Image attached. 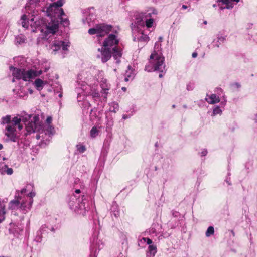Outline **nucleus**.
I'll use <instances>...</instances> for the list:
<instances>
[{"label": "nucleus", "mask_w": 257, "mask_h": 257, "mask_svg": "<svg viewBox=\"0 0 257 257\" xmlns=\"http://www.w3.org/2000/svg\"><path fill=\"white\" fill-rule=\"evenodd\" d=\"M100 86L102 89L101 93L104 94L103 97L106 98V96L108 93V91L110 89V86L107 83V80L106 79L102 78L99 82Z\"/></svg>", "instance_id": "412c9836"}, {"label": "nucleus", "mask_w": 257, "mask_h": 257, "mask_svg": "<svg viewBox=\"0 0 257 257\" xmlns=\"http://www.w3.org/2000/svg\"><path fill=\"white\" fill-rule=\"evenodd\" d=\"M168 225L171 227V228L174 229L178 226V223L176 221L174 222L173 221H170L168 222Z\"/></svg>", "instance_id": "de8ad7c7"}, {"label": "nucleus", "mask_w": 257, "mask_h": 257, "mask_svg": "<svg viewBox=\"0 0 257 257\" xmlns=\"http://www.w3.org/2000/svg\"><path fill=\"white\" fill-rule=\"evenodd\" d=\"M21 20L22 26L24 28H28L29 22H26L27 16L25 14L21 16Z\"/></svg>", "instance_id": "79ce46f5"}, {"label": "nucleus", "mask_w": 257, "mask_h": 257, "mask_svg": "<svg viewBox=\"0 0 257 257\" xmlns=\"http://www.w3.org/2000/svg\"><path fill=\"white\" fill-rule=\"evenodd\" d=\"M140 31H141V29L136 31L137 32L136 34L135 32H133V41L142 43L141 46L142 47L149 40V37L147 35L144 34L142 31L140 32Z\"/></svg>", "instance_id": "f8f14e48"}, {"label": "nucleus", "mask_w": 257, "mask_h": 257, "mask_svg": "<svg viewBox=\"0 0 257 257\" xmlns=\"http://www.w3.org/2000/svg\"><path fill=\"white\" fill-rule=\"evenodd\" d=\"M214 233V228L213 226H210L208 227L206 232L205 235L206 237H210V236L213 235Z\"/></svg>", "instance_id": "58836bf2"}, {"label": "nucleus", "mask_w": 257, "mask_h": 257, "mask_svg": "<svg viewBox=\"0 0 257 257\" xmlns=\"http://www.w3.org/2000/svg\"><path fill=\"white\" fill-rule=\"evenodd\" d=\"M36 195V193L35 191H32L31 192L29 193L26 196H24L26 198L30 200V199L32 198Z\"/></svg>", "instance_id": "49530a36"}, {"label": "nucleus", "mask_w": 257, "mask_h": 257, "mask_svg": "<svg viewBox=\"0 0 257 257\" xmlns=\"http://www.w3.org/2000/svg\"><path fill=\"white\" fill-rule=\"evenodd\" d=\"M68 197H75V198H88L85 195V193L82 191L80 189H76L75 190L73 194L68 196Z\"/></svg>", "instance_id": "c756f323"}, {"label": "nucleus", "mask_w": 257, "mask_h": 257, "mask_svg": "<svg viewBox=\"0 0 257 257\" xmlns=\"http://www.w3.org/2000/svg\"><path fill=\"white\" fill-rule=\"evenodd\" d=\"M25 37L22 34L17 36L15 39V42L17 45L24 43L25 42Z\"/></svg>", "instance_id": "72a5a7b5"}, {"label": "nucleus", "mask_w": 257, "mask_h": 257, "mask_svg": "<svg viewBox=\"0 0 257 257\" xmlns=\"http://www.w3.org/2000/svg\"><path fill=\"white\" fill-rule=\"evenodd\" d=\"M99 231L95 229L90 239V255L89 257H97L98 253L103 246V243L98 239Z\"/></svg>", "instance_id": "423d86ee"}, {"label": "nucleus", "mask_w": 257, "mask_h": 257, "mask_svg": "<svg viewBox=\"0 0 257 257\" xmlns=\"http://www.w3.org/2000/svg\"><path fill=\"white\" fill-rule=\"evenodd\" d=\"M150 59L152 60L151 62L152 65H146L145 68V71L148 72L159 71L164 72L165 71V58L162 53H156L154 51L150 56Z\"/></svg>", "instance_id": "20e7f679"}, {"label": "nucleus", "mask_w": 257, "mask_h": 257, "mask_svg": "<svg viewBox=\"0 0 257 257\" xmlns=\"http://www.w3.org/2000/svg\"><path fill=\"white\" fill-rule=\"evenodd\" d=\"M171 212L172 216L174 217H178V216L180 215L179 212L178 211L172 210Z\"/></svg>", "instance_id": "864d4df0"}, {"label": "nucleus", "mask_w": 257, "mask_h": 257, "mask_svg": "<svg viewBox=\"0 0 257 257\" xmlns=\"http://www.w3.org/2000/svg\"><path fill=\"white\" fill-rule=\"evenodd\" d=\"M85 19H83L84 23H87L89 26L91 25V23H93L96 19V15L94 8L91 7L85 10Z\"/></svg>", "instance_id": "9b49d317"}, {"label": "nucleus", "mask_w": 257, "mask_h": 257, "mask_svg": "<svg viewBox=\"0 0 257 257\" xmlns=\"http://www.w3.org/2000/svg\"><path fill=\"white\" fill-rule=\"evenodd\" d=\"M98 51L100 52V54L98 55L97 57L101 58L103 63L108 61L112 57V51L110 48L104 47L102 46L101 48L98 49Z\"/></svg>", "instance_id": "9d476101"}, {"label": "nucleus", "mask_w": 257, "mask_h": 257, "mask_svg": "<svg viewBox=\"0 0 257 257\" xmlns=\"http://www.w3.org/2000/svg\"><path fill=\"white\" fill-rule=\"evenodd\" d=\"M37 71L33 69H30L26 71V77H24V81H27L30 79L34 78L37 77Z\"/></svg>", "instance_id": "bb28decb"}, {"label": "nucleus", "mask_w": 257, "mask_h": 257, "mask_svg": "<svg viewBox=\"0 0 257 257\" xmlns=\"http://www.w3.org/2000/svg\"><path fill=\"white\" fill-rule=\"evenodd\" d=\"M226 100L225 99H224L223 101L221 102L220 105H221L222 107H223L226 105Z\"/></svg>", "instance_id": "69168bd1"}, {"label": "nucleus", "mask_w": 257, "mask_h": 257, "mask_svg": "<svg viewBox=\"0 0 257 257\" xmlns=\"http://www.w3.org/2000/svg\"><path fill=\"white\" fill-rule=\"evenodd\" d=\"M33 13V18L30 20L31 27L35 28L33 30V32H36L37 30H40L42 33V38L48 40L51 35L54 34L58 30V22L51 25L50 23L47 24L45 20L43 18H40L34 11Z\"/></svg>", "instance_id": "f03ea898"}, {"label": "nucleus", "mask_w": 257, "mask_h": 257, "mask_svg": "<svg viewBox=\"0 0 257 257\" xmlns=\"http://www.w3.org/2000/svg\"><path fill=\"white\" fill-rule=\"evenodd\" d=\"M44 132L45 135H48L49 137H51L55 133V130L54 127L51 125H48L47 127L44 129Z\"/></svg>", "instance_id": "473e14b6"}, {"label": "nucleus", "mask_w": 257, "mask_h": 257, "mask_svg": "<svg viewBox=\"0 0 257 257\" xmlns=\"http://www.w3.org/2000/svg\"><path fill=\"white\" fill-rule=\"evenodd\" d=\"M90 86L87 85L84 82L78 83V86L75 89L76 92L77 93V99L78 101H81V93L86 92V90L89 88Z\"/></svg>", "instance_id": "a211bd4d"}, {"label": "nucleus", "mask_w": 257, "mask_h": 257, "mask_svg": "<svg viewBox=\"0 0 257 257\" xmlns=\"http://www.w3.org/2000/svg\"><path fill=\"white\" fill-rule=\"evenodd\" d=\"M207 153H208V152H207V149H203L202 150L201 152H199L198 154L200 156L203 157V156H205L207 155Z\"/></svg>", "instance_id": "8fccbe9b"}, {"label": "nucleus", "mask_w": 257, "mask_h": 257, "mask_svg": "<svg viewBox=\"0 0 257 257\" xmlns=\"http://www.w3.org/2000/svg\"><path fill=\"white\" fill-rule=\"evenodd\" d=\"M77 150L79 153H82L86 150V147L83 145H76Z\"/></svg>", "instance_id": "c03bdc74"}, {"label": "nucleus", "mask_w": 257, "mask_h": 257, "mask_svg": "<svg viewBox=\"0 0 257 257\" xmlns=\"http://www.w3.org/2000/svg\"><path fill=\"white\" fill-rule=\"evenodd\" d=\"M22 196L20 195L19 190H16L15 196V199L11 200L9 203V208L11 209H15L20 208Z\"/></svg>", "instance_id": "f3484780"}, {"label": "nucleus", "mask_w": 257, "mask_h": 257, "mask_svg": "<svg viewBox=\"0 0 257 257\" xmlns=\"http://www.w3.org/2000/svg\"><path fill=\"white\" fill-rule=\"evenodd\" d=\"M225 181L228 185H231L232 184L230 177H227L226 179L225 180Z\"/></svg>", "instance_id": "bf43d9fd"}, {"label": "nucleus", "mask_w": 257, "mask_h": 257, "mask_svg": "<svg viewBox=\"0 0 257 257\" xmlns=\"http://www.w3.org/2000/svg\"><path fill=\"white\" fill-rule=\"evenodd\" d=\"M119 43V40L117 36L113 34H110L108 37L105 39L103 43V46L104 47L110 48Z\"/></svg>", "instance_id": "dca6fc26"}, {"label": "nucleus", "mask_w": 257, "mask_h": 257, "mask_svg": "<svg viewBox=\"0 0 257 257\" xmlns=\"http://www.w3.org/2000/svg\"><path fill=\"white\" fill-rule=\"evenodd\" d=\"M216 39H214L211 43V46L213 48H218L222 43L226 41V36L222 35L220 33L217 34Z\"/></svg>", "instance_id": "aec40b11"}, {"label": "nucleus", "mask_w": 257, "mask_h": 257, "mask_svg": "<svg viewBox=\"0 0 257 257\" xmlns=\"http://www.w3.org/2000/svg\"><path fill=\"white\" fill-rule=\"evenodd\" d=\"M222 112V110L220 108V107L219 106H216L213 109L212 114V116H215L217 114L221 115Z\"/></svg>", "instance_id": "4c0bfd02"}, {"label": "nucleus", "mask_w": 257, "mask_h": 257, "mask_svg": "<svg viewBox=\"0 0 257 257\" xmlns=\"http://www.w3.org/2000/svg\"><path fill=\"white\" fill-rule=\"evenodd\" d=\"M46 121L48 123L49 125H50V124L51 123V122L52 121V117L50 116L48 117L47 118Z\"/></svg>", "instance_id": "680f3d73"}, {"label": "nucleus", "mask_w": 257, "mask_h": 257, "mask_svg": "<svg viewBox=\"0 0 257 257\" xmlns=\"http://www.w3.org/2000/svg\"><path fill=\"white\" fill-rule=\"evenodd\" d=\"M117 257H126V256L125 254H124L121 252H120Z\"/></svg>", "instance_id": "774afa93"}, {"label": "nucleus", "mask_w": 257, "mask_h": 257, "mask_svg": "<svg viewBox=\"0 0 257 257\" xmlns=\"http://www.w3.org/2000/svg\"><path fill=\"white\" fill-rule=\"evenodd\" d=\"M69 208L75 213L84 216L89 210L88 198H75L67 197Z\"/></svg>", "instance_id": "7ed1b4c3"}, {"label": "nucleus", "mask_w": 257, "mask_h": 257, "mask_svg": "<svg viewBox=\"0 0 257 257\" xmlns=\"http://www.w3.org/2000/svg\"><path fill=\"white\" fill-rule=\"evenodd\" d=\"M107 120L106 122V131L108 134L112 133V127L113 126V119L111 117L108 118V117H106Z\"/></svg>", "instance_id": "c85d7f7f"}, {"label": "nucleus", "mask_w": 257, "mask_h": 257, "mask_svg": "<svg viewBox=\"0 0 257 257\" xmlns=\"http://www.w3.org/2000/svg\"><path fill=\"white\" fill-rule=\"evenodd\" d=\"M27 192V189L26 188H23L20 192H19L20 193V195L22 196V195H23V194H24L25 193H26Z\"/></svg>", "instance_id": "052dcab7"}, {"label": "nucleus", "mask_w": 257, "mask_h": 257, "mask_svg": "<svg viewBox=\"0 0 257 257\" xmlns=\"http://www.w3.org/2000/svg\"><path fill=\"white\" fill-rule=\"evenodd\" d=\"M11 116L10 115H7L5 117L2 118L1 123V124H7L9 125L11 123Z\"/></svg>", "instance_id": "c9c22d12"}, {"label": "nucleus", "mask_w": 257, "mask_h": 257, "mask_svg": "<svg viewBox=\"0 0 257 257\" xmlns=\"http://www.w3.org/2000/svg\"><path fill=\"white\" fill-rule=\"evenodd\" d=\"M112 28V26L110 25L98 24L95 27L90 28L88 33L90 35L96 34L98 38L102 37L111 31Z\"/></svg>", "instance_id": "0eeeda50"}, {"label": "nucleus", "mask_w": 257, "mask_h": 257, "mask_svg": "<svg viewBox=\"0 0 257 257\" xmlns=\"http://www.w3.org/2000/svg\"><path fill=\"white\" fill-rule=\"evenodd\" d=\"M226 6H225V8H226V9H231L233 8L232 4H230L229 2V3L225 4Z\"/></svg>", "instance_id": "4d7b16f0"}, {"label": "nucleus", "mask_w": 257, "mask_h": 257, "mask_svg": "<svg viewBox=\"0 0 257 257\" xmlns=\"http://www.w3.org/2000/svg\"><path fill=\"white\" fill-rule=\"evenodd\" d=\"M10 70L12 71L14 77L12 80L13 82L15 81V78L18 80L23 79L24 81L25 78L24 77H26L25 75L26 71L24 69H20L11 66L10 67Z\"/></svg>", "instance_id": "4468645a"}, {"label": "nucleus", "mask_w": 257, "mask_h": 257, "mask_svg": "<svg viewBox=\"0 0 257 257\" xmlns=\"http://www.w3.org/2000/svg\"><path fill=\"white\" fill-rule=\"evenodd\" d=\"M31 4H35L36 5L37 4H38L39 2H41V0H29Z\"/></svg>", "instance_id": "13d9d810"}, {"label": "nucleus", "mask_w": 257, "mask_h": 257, "mask_svg": "<svg viewBox=\"0 0 257 257\" xmlns=\"http://www.w3.org/2000/svg\"><path fill=\"white\" fill-rule=\"evenodd\" d=\"M24 226L21 223H13L10 224V228L9 232L10 234L13 235L16 238H19L22 235Z\"/></svg>", "instance_id": "1a4fd4ad"}, {"label": "nucleus", "mask_w": 257, "mask_h": 257, "mask_svg": "<svg viewBox=\"0 0 257 257\" xmlns=\"http://www.w3.org/2000/svg\"><path fill=\"white\" fill-rule=\"evenodd\" d=\"M39 118L38 116H34L33 117V119L31 120L32 122H35V123H36V124L37 125V122L39 121Z\"/></svg>", "instance_id": "603ef678"}, {"label": "nucleus", "mask_w": 257, "mask_h": 257, "mask_svg": "<svg viewBox=\"0 0 257 257\" xmlns=\"http://www.w3.org/2000/svg\"><path fill=\"white\" fill-rule=\"evenodd\" d=\"M157 252V248L154 245H150L148 246V257H154Z\"/></svg>", "instance_id": "2f4dec72"}, {"label": "nucleus", "mask_w": 257, "mask_h": 257, "mask_svg": "<svg viewBox=\"0 0 257 257\" xmlns=\"http://www.w3.org/2000/svg\"><path fill=\"white\" fill-rule=\"evenodd\" d=\"M4 200H1L0 199V223H1L5 219V215L6 214L5 204V203L7 202Z\"/></svg>", "instance_id": "393cba45"}, {"label": "nucleus", "mask_w": 257, "mask_h": 257, "mask_svg": "<svg viewBox=\"0 0 257 257\" xmlns=\"http://www.w3.org/2000/svg\"><path fill=\"white\" fill-rule=\"evenodd\" d=\"M142 239L146 242H147V244H148V245H151L152 243V241L151 239L149 238H145V237H143L142 238Z\"/></svg>", "instance_id": "3c124183"}, {"label": "nucleus", "mask_w": 257, "mask_h": 257, "mask_svg": "<svg viewBox=\"0 0 257 257\" xmlns=\"http://www.w3.org/2000/svg\"><path fill=\"white\" fill-rule=\"evenodd\" d=\"M111 51L112 56L116 61V63L117 64L120 63V59L122 57V55L121 50L119 49L117 46H115L113 48H112V50Z\"/></svg>", "instance_id": "4be33fe9"}, {"label": "nucleus", "mask_w": 257, "mask_h": 257, "mask_svg": "<svg viewBox=\"0 0 257 257\" xmlns=\"http://www.w3.org/2000/svg\"><path fill=\"white\" fill-rule=\"evenodd\" d=\"M231 85L232 87H236L237 88H239L241 87V85L239 83H238V82L233 83L231 84Z\"/></svg>", "instance_id": "5fc2aeb1"}, {"label": "nucleus", "mask_w": 257, "mask_h": 257, "mask_svg": "<svg viewBox=\"0 0 257 257\" xmlns=\"http://www.w3.org/2000/svg\"><path fill=\"white\" fill-rule=\"evenodd\" d=\"M33 203V199L31 198L28 200L24 196H22L20 208L23 213L26 214L31 209Z\"/></svg>", "instance_id": "2eb2a0df"}, {"label": "nucleus", "mask_w": 257, "mask_h": 257, "mask_svg": "<svg viewBox=\"0 0 257 257\" xmlns=\"http://www.w3.org/2000/svg\"><path fill=\"white\" fill-rule=\"evenodd\" d=\"M65 3V0H58L50 4L48 6L38 7L36 11L41 16H47L50 18L52 24L58 22L60 20V24L64 27L69 25V21L68 18H63L65 16L64 11L61 7Z\"/></svg>", "instance_id": "f257e3e1"}, {"label": "nucleus", "mask_w": 257, "mask_h": 257, "mask_svg": "<svg viewBox=\"0 0 257 257\" xmlns=\"http://www.w3.org/2000/svg\"><path fill=\"white\" fill-rule=\"evenodd\" d=\"M131 28L133 32L140 30V28L144 26V21L143 20V16L142 14H137L135 15V21L131 24Z\"/></svg>", "instance_id": "ddd939ff"}, {"label": "nucleus", "mask_w": 257, "mask_h": 257, "mask_svg": "<svg viewBox=\"0 0 257 257\" xmlns=\"http://www.w3.org/2000/svg\"><path fill=\"white\" fill-rule=\"evenodd\" d=\"M43 234H44V233L40 228V229L38 231H37L36 233V235L35 236L34 240L37 242H41L42 241Z\"/></svg>", "instance_id": "f704fd0d"}, {"label": "nucleus", "mask_w": 257, "mask_h": 257, "mask_svg": "<svg viewBox=\"0 0 257 257\" xmlns=\"http://www.w3.org/2000/svg\"><path fill=\"white\" fill-rule=\"evenodd\" d=\"M110 212L111 215H113L116 218H117L119 216V211L118 209V206L116 202L113 201L110 208Z\"/></svg>", "instance_id": "a878e982"}, {"label": "nucleus", "mask_w": 257, "mask_h": 257, "mask_svg": "<svg viewBox=\"0 0 257 257\" xmlns=\"http://www.w3.org/2000/svg\"><path fill=\"white\" fill-rule=\"evenodd\" d=\"M26 128L29 133H34L36 131L37 125L35 122L29 121L26 124Z\"/></svg>", "instance_id": "cd10ccee"}, {"label": "nucleus", "mask_w": 257, "mask_h": 257, "mask_svg": "<svg viewBox=\"0 0 257 257\" xmlns=\"http://www.w3.org/2000/svg\"><path fill=\"white\" fill-rule=\"evenodd\" d=\"M44 84V81L40 78L36 79L34 82L35 86L38 91H40L43 89Z\"/></svg>", "instance_id": "7c9ffc66"}, {"label": "nucleus", "mask_w": 257, "mask_h": 257, "mask_svg": "<svg viewBox=\"0 0 257 257\" xmlns=\"http://www.w3.org/2000/svg\"><path fill=\"white\" fill-rule=\"evenodd\" d=\"M156 226L157 227H160V225L159 224H157V225H154V227H152L150 230V233H154L155 234H156L157 233V231L156 230V229L155 228V227Z\"/></svg>", "instance_id": "09e8293b"}, {"label": "nucleus", "mask_w": 257, "mask_h": 257, "mask_svg": "<svg viewBox=\"0 0 257 257\" xmlns=\"http://www.w3.org/2000/svg\"><path fill=\"white\" fill-rule=\"evenodd\" d=\"M0 173L2 175L7 174L12 175L13 173L12 168H9L7 165L4 164L3 163H0Z\"/></svg>", "instance_id": "5701e85b"}, {"label": "nucleus", "mask_w": 257, "mask_h": 257, "mask_svg": "<svg viewBox=\"0 0 257 257\" xmlns=\"http://www.w3.org/2000/svg\"><path fill=\"white\" fill-rule=\"evenodd\" d=\"M92 95L93 97H100V93L98 92L94 91L92 93Z\"/></svg>", "instance_id": "6e6d98bb"}, {"label": "nucleus", "mask_w": 257, "mask_h": 257, "mask_svg": "<svg viewBox=\"0 0 257 257\" xmlns=\"http://www.w3.org/2000/svg\"><path fill=\"white\" fill-rule=\"evenodd\" d=\"M110 111L115 113L119 109L118 104L116 102H112L110 105Z\"/></svg>", "instance_id": "e433bc0d"}, {"label": "nucleus", "mask_w": 257, "mask_h": 257, "mask_svg": "<svg viewBox=\"0 0 257 257\" xmlns=\"http://www.w3.org/2000/svg\"><path fill=\"white\" fill-rule=\"evenodd\" d=\"M84 104L86 106V107H88V109H89L90 105L88 102H84Z\"/></svg>", "instance_id": "338daca9"}, {"label": "nucleus", "mask_w": 257, "mask_h": 257, "mask_svg": "<svg viewBox=\"0 0 257 257\" xmlns=\"http://www.w3.org/2000/svg\"><path fill=\"white\" fill-rule=\"evenodd\" d=\"M195 88V83L193 82H190L187 84L186 89L188 91H192Z\"/></svg>", "instance_id": "a18cd8bd"}, {"label": "nucleus", "mask_w": 257, "mask_h": 257, "mask_svg": "<svg viewBox=\"0 0 257 257\" xmlns=\"http://www.w3.org/2000/svg\"><path fill=\"white\" fill-rule=\"evenodd\" d=\"M218 2H222L223 4L229 3V0H217Z\"/></svg>", "instance_id": "0e129e2a"}, {"label": "nucleus", "mask_w": 257, "mask_h": 257, "mask_svg": "<svg viewBox=\"0 0 257 257\" xmlns=\"http://www.w3.org/2000/svg\"><path fill=\"white\" fill-rule=\"evenodd\" d=\"M205 100L207 101L209 104H214L220 101L219 97H217L215 94H212L210 96L207 94Z\"/></svg>", "instance_id": "b1692460"}, {"label": "nucleus", "mask_w": 257, "mask_h": 257, "mask_svg": "<svg viewBox=\"0 0 257 257\" xmlns=\"http://www.w3.org/2000/svg\"><path fill=\"white\" fill-rule=\"evenodd\" d=\"M70 43L69 41L62 40H55L50 45V48L53 50L52 53L56 54V52L62 48L64 51L68 50Z\"/></svg>", "instance_id": "6e6552de"}, {"label": "nucleus", "mask_w": 257, "mask_h": 257, "mask_svg": "<svg viewBox=\"0 0 257 257\" xmlns=\"http://www.w3.org/2000/svg\"><path fill=\"white\" fill-rule=\"evenodd\" d=\"M21 119L20 117L15 116L11 120V123L6 127L5 135L12 142L17 141V137L16 136V130L15 126H17L19 130L23 128V125L21 124Z\"/></svg>", "instance_id": "39448f33"}, {"label": "nucleus", "mask_w": 257, "mask_h": 257, "mask_svg": "<svg viewBox=\"0 0 257 257\" xmlns=\"http://www.w3.org/2000/svg\"><path fill=\"white\" fill-rule=\"evenodd\" d=\"M134 73L132 67L130 65L127 66V70L125 73V76H129V77L133 79L134 77Z\"/></svg>", "instance_id": "ea45409f"}, {"label": "nucleus", "mask_w": 257, "mask_h": 257, "mask_svg": "<svg viewBox=\"0 0 257 257\" xmlns=\"http://www.w3.org/2000/svg\"><path fill=\"white\" fill-rule=\"evenodd\" d=\"M98 130L95 126L93 127L90 131V136L92 138H95L98 135Z\"/></svg>", "instance_id": "37998d69"}, {"label": "nucleus", "mask_w": 257, "mask_h": 257, "mask_svg": "<svg viewBox=\"0 0 257 257\" xmlns=\"http://www.w3.org/2000/svg\"><path fill=\"white\" fill-rule=\"evenodd\" d=\"M153 23L154 19L153 18H150L149 19H146V20L145 21L144 25L145 24L147 28H149L153 26Z\"/></svg>", "instance_id": "a19ab883"}, {"label": "nucleus", "mask_w": 257, "mask_h": 257, "mask_svg": "<svg viewBox=\"0 0 257 257\" xmlns=\"http://www.w3.org/2000/svg\"><path fill=\"white\" fill-rule=\"evenodd\" d=\"M56 219L52 218L49 223L44 224L41 226L40 229L45 233H48L49 232H54L56 229L57 228L55 225H53L52 223Z\"/></svg>", "instance_id": "6ab92c4d"}, {"label": "nucleus", "mask_w": 257, "mask_h": 257, "mask_svg": "<svg viewBox=\"0 0 257 257\" xmlns=\"http://www.w3.org/2000/svg\"><path fill=\"white\" fill-rule=\"evenodd\" d=\"M131 115L123 114L122 115V119L125 120V119L130 118L131 117Z\"/></svg>", "instance_id": "e2e57ef3"}]
</instances>
